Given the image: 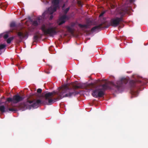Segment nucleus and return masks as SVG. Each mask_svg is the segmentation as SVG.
<instances>
[{"label":"nucleus","mask_w":148,"mask_h":148,"mask_svg":"<svg viewBox=\"0 0 148 148\" xmlns=\"http://www.w3.org/2000/svg\"><path fill=\"white\" fill-rule=\"evenodd\" d=\"M78 93L74 90L69 88L67 85H63L60 88L59 91L57 93L54 91L45 94L44 97L45 103L47 105H51L56 100H59L64 97H70Z\"/></svg>","instance_id":"f257e3e1"},{"label":"nucleus","mask_w":148,"mask_h":148,"mask_svg":"<svg viewBox=\"0 0 148 148\" xmlns=\"http://www.w3.org/2000/svg\"><path fill=\"white\" fill-rule=\"evenodd\" d=\"M127 82V79L123 78L117 81L116 84L112 82H106L105 84L101 86V88H97L93 90L92 95L95 98L102 97L105 95L104 91L106 90L112 89L114 87L119 91L122 89L124 85L126 84Z\"/></svg>","instance_id":"f03ea898"},{"label":"nucleus","mask_w":148,"mask_h":148,"mask_svg":"<svg viewBox=\"0 0 148 148\" xmlns=\"http://www.w3.org/2000/svg\"><path fill=\"white\" fill-rule=\"evenodd\" d=\"M126 11L124 10H121L119 12V14L121 15L120 17H116L110 20V25L116 27L118 26L121 22L123 21L122 17L126 13Z\"/></svg>","instance_id":"7ed1b4c3"},{"label":"nucleus","mask_w":148,"mask_h":148,"mask_svg":"<svg viewBox=\"0 0 148 148\" xmlns=\"http://www.w3.org/2000/svg\"><path fill=\"white\" fill-rule=\"evenodd\" d=\"M47 26L44 24L42 25L41 29L45 35L49 34L50 36H53L58 32L56 30V27H51L47 29Z\"/></svg>","instance_id":"20e7f679"},{"label":"nucleus","mask_w":148,"mask_h":148,"mask_svg":"<svg viewBox=\"0 0 148 148\" xmlns=\"http://www.w3.org/2000/svg\"><path fill=\"white\" fill-rule=\"evenodd\" d=\"M32 102L31 100H27L26 102L21 103L18 106V109L22 111H23L27 109H29V104Z\"/></svg>","instance_id":"39448f33"},{"label":"nucleus","mask_w":148,"mask_h":148,"mask_svg":"<svg viewBox=\"0 0 148 148\" xmlns=\"http://www.w3.org/2000/svg\"><path fill=\"white\" fill-rule=\"evenodd\" d=\"M17 35L19 38V42H21L23 39L25 38L26 39L28 38V33L27 32L23 33V32L20 31L17 32Z\"/></svg>","instance_id":"423d86ee"},{"label":"nucleus","mask_w":148,"mask_h":148,"mask_svg":"<svg viewBox=\"0 0 148 148\" xmlns=\"http://www.w3.org/2000/svg\"><path fill=\"white\" fill-rule=\"evenodd\" d=\"M32 101V102L31 104H29V109L32 108H37L39 105L41 103V101L40 99H38L36 101L34 100Z\"/></svg>","instance_id":"0eeeda50"},{"label":"nucleus","mask_w":148,"mask_h":148,"mask_svg":"<svg viewBox=\"0 0 148 148\" xmlns=\"http://www.w3.org/2000/svg\"><path fill=\"white\" fill-rule=\"evenodd\" d=\"M106 23L105 22H102L101 24L99 25L95 26L93 27L91 29V32H93L95 30H101L104 27H102V26L103 25H105Z\"/></svg>","instance_id":"6e6552de"},{"label":"nucleus","mask_w":148,"mask_h":148,"mask_svg":"<svg viewBox=\"0 0 148 148\" xmlns=\"http://www.w3.org/2000/svg\"><path fill=\"white\" fill-rule=\"evenodd\" d=\"M24 98L23 97L20 96L18 95H15L13 97L14 103H16L21 101Z\"/></svg>","instance_id":"1a4fd4ad"},{"label":"nucleus","mask_w":148,"mask_h":148,"mask_svg":"<svg viewBox=\"0 0 148 148\" xmlns=\"http://www.w3.org/2000/svg\"><path fill=\"white\" fill-rule=\"evenodd\" d=\"M66 18V15H63L62 16L58 21L59 25H61L64 23L65 22V20Z\"/></svg>","instance_id":"9d476101"},{"label":"nucleus","mask_w":148,"mask_h":148,"mask_svg":"<svg viewBox=\"0 0 148 148\" xmlns=\"http://www.w3.org/2000/svg\"><path fill=\"white\" fill-rule=\"evenodd\" d=\"M56 10V7H54L53 8L50 7L48 9V12L50 14H52Z\"/></svg>","instance_id":"9b49d317"},{"label":"nucleus","mask_w":148,"mask_h":148,"mask_svg":"<svg viewBox=\"0 0 148 148\" xmlns=\"http://www.w3.org/2000/svg\"><path fill=\"white\" fill-rule=\"evenodd\" d=\"M78 26L81 29H86L89 28V25L88 24H87L82 25L81 24H79Z\"/></svg>","instance_id":"f8f14e48"},{"label":"nucleus","mask_w":148,"mask_h":148,"mask_svg":"<svg viewBox=\"0 0 148 148\" xmlns=\"http://www.w3.org/2000/svg\"><path fill=\"white\" fill-rule=\"evenodd\" d=\"M136 82L134 80H130L129 82L130 86L131 88H134L136 85Z\"/></svg>","instance_id":"ddd939ff"},{"label":"nucleus","mask_w":148,"mask_h":148,"mask_svg":"<svg viewBox=\"0 0 148 148\" xmlns=\"http://www.w3.org/2000/svg\"><path fill=\"white\" fill-rule=\"evenodd\" d=\"M0 111L3 113L5 112H8V109H5V106L2 105L0 106Z\"/></svg>","instance_id":"4468645a"},{"label":"nucleus","mask_w":148,"mask_h":148,"mask_svg":"<svg viewBox=\"0 0 148 148\" xmlns=\"http://www.w3.org/2000/svg\"><path fill=\"white\" fill-rule=\"evenodd\" d=\"M131 94L134 97H136L138 95V93L137 91H134V90H132V89H131Z\"/></svg>","instance_id":"2eb2a0df"},{"label":"nucleus","mask_w":148,"mask_h":148,"mask_svg":"<svg viewBox=\"0 0 148 148\" xmlns=\"http://www.w3.org/2000/svg\"><path fill=\"white\" fill-rule=\"evenodd\" d=\"M7 6V5L4 3H1L0 5V8L3 10L5 9Z\"/></svg>","instance_id":"dca6fc26"},{"label":"nucleus","mask_w":148,"mask_h":148,"mask_svg":"<svg viewBox=\"0 0 148 148\" xmlns=\"http://www.w3.org/2000/svg\"><path fill=\"white\" fill-rule=\"evenodd\" d=\"M73 87L75 89L82 88V86L81 85V84L80 83L78 84L77 85L74 86Z\"/></svg>","instance_id":"f3484780"},{"label":"nucleus","mask_w":148,"mask_h":148,"mask_svg":"<svg viewBox=\"0 0 148 148\" xmlns=\"http://www.w3.org/2000/svg\"><path fill=\"white\" fill-rule=\"evenodd\" d=\"M59 2V0H52V3L54 5H58Z\"/></svg>","instance_id":"a211bd4d"},{"label":"nucleus","mask_w":148,"mask_h":148,"mask_svg":"<svg viewBox=\"0 0 148 148\" xmlns=\"http://www.w3.org/2000/svg\"><path fill=\"white\" fill-rule=\"evenodd\" d=\"M14 37H12L9 38L7 40V42L8 44L10 43L12 40L14 39Z\"/></svg>","instance_id":"6ab92c4d"},{"label":"nucleus","mask_w":148,"mask_h":148,"mask_svg":"<svg viewBox=\"0 0 148 148\" xmlns=\"http://www.w3.org/2000/svg\"><path fill=\"white\" fill-rule=\"evenodd\" d=\"M16 26V25L15 22H12L10 24V27H14Z\"/></svg>","instance_id":"aec40b11"},{"label":"nucleus","mask_w":148,"mask_h":148,"mask_svg":"<svg viewBox=\"0 0 148 148\" xmlns=\"http://www.w3.org/2000/svg\"><path fill=\"white\" fill-rule=\"evenodd\" d=\"M8 111H10L11 112H13L17 110V109L15 108H9L8 109Z\"/></svg>","instance_id":"412c9836"},{"label":"nucleus","mask_w":148,"mask_h":148,"mask_svg":"<svg viewBox=\"0 0 148 148\" xmlns=\"http://www.w3.org/2000/svg\"><path fill=\"white\" fill-rule=\"evenodd\" d=\"M39 38L38 36L37 35H35L34 37V40L35 41L38 40V39Z\"/></svg>","instance_id":"4be33fe9"},{"label":"nucleus","mask_w":148,"mask_h":148,"mask_svg":"<svg viewBox=\"0 0 148 148\" xmlns=\"http://www.w3.org/2000/svg\"><path fill=\"white\" fill-rule=\"evenodd\" d=\"M6 45L4 44H1L0 45V50L2 49L5 47Z\"/></svg>","instance_id":"5701e85b"},{"label":"nucleus","mask_w":148,"mask_h":148,"mask_svg":"<svg viewBox=\"0 0 148 148\" xmlns=\"http://www.w3.org/2000/svg\"><path fill=\"white\" fill-rule=\"evenodd\" d=\"M33 25L35 26H37L38 25V23L37 21H34L33 23Z\"/></svg>","instance_id":"b1692460"},{"label":"nucleus","mask_w":148,"mask_h":148,"mask_svg":"<svg viewBox=\"0 0 148 148\" xmlns=\"http://www.w3.org/2000/svg\"><path fill=\"white\" fill-rule=\"evenodd\" d=\"M7 101L9 102L13 101L14 103L13 98H8L7 99Z\"/></svg>","instance_id":"393cba45"},{"label":"nucleus","mask_w":148,"mask_h":148,"mask_svg":"<svg viewBox=\"0 0 148 148\" xmlns=\"http://www.w3.org/2000/svg\"><path fill=\"white\" fill-rule=\"evenodd\" d=\"M70 9V8L68 7L66 8L64 11V13L65 14H66L68 11Z\"/></svg>","instance_id":"a878e982"},{"label":"nucleus","mask_w":148,"mask_h":148,"mask_svg":"<svg viewBox=\"0 0 148 148\" xmlns=\"http://www.w3.org/2000/svg\"><path fill=\"white\" fill-rule=\"evenodd\" d=\"M68 30H69V31L71 33L73 32V29H72V28L69 27H68Z\"/></svg>","instance_id":"bb28decb"},{"label":"nucleus","mask_w":148,"mask_h":148,"mask_svg":"<svg viewBox=\"0 0 148 148\" xmlns=\"http://www.w3.org/2000/svg\"><path fill=\"white\" fill-rule=\"evenodd\" d=\"M42 91V90L40 88H38L37 90V92L38 93H41Z\"/></svg>","instance_id":"cd10ccee"},{"label":"nucleus","mask_w":148,"mask_h":148,"mask_svg":"<svg viewBox=\"0 0 148 148\" xmlns=\"http://www.w3.org/2000/svg\"><path fill=\"white\" fill-rule=\"evenodd\" d=\"M8 37V34H5L3 36V38L4 39H6Z\"/></svg>","instance_id":"c85d7f7f"},{"label":"nucleus","mask_w":148,"mask_h":148,"mask_svg":"<svg viewBox=\"0 0 148 148\" xmlns=\"http://www.w3.org/2000/svg\"><path fill=\"white\" fill-rule=\"evenodd\" d=\"M104 13H105V12H102V13L100 14V15H99V16H102L104 14Z\"/></svg>","instance_id":"c756f323"},{"label":"nucleus","mask_w":148,"mask_h":148,"mask_svg":"<svg viewBox=\"0 0 148 148\" xmlns=\"http://www.w3.org/2000/svg\"><path fill=\"white\" fill-rule=\"evenodd\" d=\"M51 15L50 16V18H49L50 20L52 19V18H53V16L52 14H51Z\"/></svg>","instance_id":"7c9ffc66"},{"label":"nucleus","mask_w":148,"mask_h":148,"mask_svg":"<svg viewBox=\"0 0 148 148\" xmlns=\"http://www.w3.org/2000/svg\"><path fill=\"white\" fill-rule=\"evenodd\" d=\"M45 12H44V13L42 14V16H44V15H45Z\"/></svg>","instance_id":"2f4dec72"},{"label":"nucleus","mask_w":148,"mask_h":148,"mask_svg":"<svg viewBox=\"0 0 148 148\" xmlns=\"http://www.w3.org/2000/svg\"><path fill=\"white\" fill-rule=\"evenodd\" d=\"M105 27V28H108V26L105 27Z\"/></svg>","instance_id":"473e14b6"},{"label":"nucleus","mask_w":148,"mask_h":148,"mask_svg":"<svg viewBox=\"0 0 148 148\" xmlns=\"http://www.w3.org/2000/svg\"><path fill=\"white\" fill-rule=\"evenodd\" d=\"M64 6H63V7H64Z\"/></svg>","instance_id":"72a5a7b5"}]
</instances>
